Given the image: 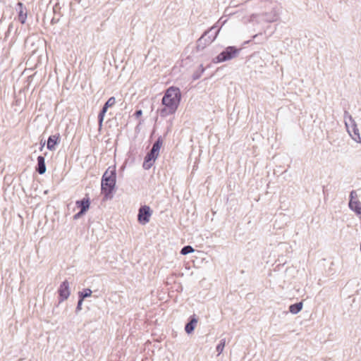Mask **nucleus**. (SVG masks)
<instances>
[{
	"label": "nucleus",
	"mask_w": 361,
	"mask_h": 361,
	"mask_svg": "<svg viewBox=\"0 0 361 361\" xmlns=\"http://www.w3.org/2000/svg\"><path fill=\"white\" fill-rule=\"evenodd\" d=\"M142 114V110H137L135 111V116L137 117V118H139L140 116H141Z\"/></svg>",
	"instance_id": "19"
},
{
	"label": "nucleus",
	"mask_w": 361,
	"mask_h": 361,
	"mask_svg": "<svg viewBox=\"0 0 361 361\" xmlns=\"http://www.w3.org/2000/svg\"><path fill=\"white\" fill-rule=\"evenodd\" d=\"M163 141L161 139L159 138L157 142L153 145V147L151 150H152V154H156L159 155L161 147H162Z\"/></svg>",
	"instance_id": "13"
},
{
	"label": "nucleus",
	"mask_w": 361,
	"mask_h": 361,
	"mask_svg": "<svg viewBox=\"0 0 361 361\" xmlns=\"http://www.w3.org/2000/svg\"><path fill=\"white\" fill-rule=\"evenodd\" d=\"M59 293L62 300L67 299L70 295L69 286L66 281H64L59 289Z\"/></svg>",
	"instance_id": "8"
},
{
	"label": "nucleus",
	"mask_w": 361,
	"mask_h": 361,
	"mask_svg": "<svg viewBox=\"0 0 361 361\" xmlns=\"http://www.w3.org/2000/svg\"><path fill=\"white\" fill-rule=\"evenodd\" d=\"M181 99V93L179 88L170 87L166 90L162 98L161 104L164 107L159 111L161 117H166L175 114Z\"/></svg>",
	"instance_id": "1"
},
{
	"label": "nucleus",
	"mask_w": 361,
	"mask_h": 361,
	"mask_svg": "<svg viewBox=\"0 0 361 361\" xmlns=\"http://www.w3.org/2000/svg\"><path fill=\"white\" fill-rule=\"evenodd\" d=\"M75 204L80 209V211L75 215V218H78L88 210L90 205V198L87 196L82 200L77 201Z\"/></svg>",
	"instance_id": "5"
},
{
	"label": "nucleus",
	"mask_w": 361,
	"mask_h": 361,
	"mask_svg": "<svg viewBox=\"0 0 361 361\" xmlns=\"http://www.w3.org/2000/svg\"><path fill=\"white\" fill-rule=\"evenodd\" d=\"M18 6L19 7V12L18 16V20L20 21L22 24H24L25 23L26 18H27V12L25 9L23 8V4L21 2L18 3Z\"/></svg>",
	"instance_id": "10"
},
{
	"label": "nucleus",
	"mask_w": 361,
	"mask_h": 361,
	"mask_svg": "<svg viewBox=\"0 0 361 361\" xmlns=\"http://www.w3.org/2000/svg\"><path fill=\"white\" fill-rule=\"evenodd\" d=\"M239 52V49L235 47H228L216 57L215 62L220 63L235 58Z\"/></svg>",
	"instance_id": "3"
},
{
	"label": "nucleus",
	"mask_w": 361,
	"mask_h": 361,
	"mask_svg": "<svg viewBox=\"0 0 361 361\" xmlns=\"http://www.w3.org/2000/svg\"><path fill=\"white\" fill-rule=\"evenodd\" d=\"M225 346V341H221V343L217 345V351L220 353L223 351Z\"/></svg>",
	"instance_id": "18"
},
{
	"label": "nucleus",
	"mask_w": 361,
	"mask_h": 361,
	"mask_svg": "<svg viewBox=\"0 0 361 361\" xmlns=\"http://www.w3.org/2000/svg\"><path fill=\"white\" fill-rule=\"evenodd\" d=\"M115 104H116V99L114 97H110L107 100V102L105 103L102 111L99 114V123L100 126L102 125V123L104 121V115H105L107 109L110 107L114 106L115 105Z\"/></svg>",
	"instance_id": "6"
},
{
	"label": "nucleus",
	"mask_w": 361,
	"mask_h": 361,
	"mask_svg": "<svg viewBox=\"0 0 361 361\" xmlns=\"http://www.w3.org/2000/svg\"><path fill=\"white\" fill-rule=\"evenodd\" d=\"M38 171L39 173L42 174L45 172V165L44 163V157L39 156L38 157Z\"/></svg>",
	"instance_id": "15"
},
{
	"label": "nucleus",
	"mask_w": 361,
	"mask_h": 361,
	"mask_svg": "<svg viewBox=\"0 0 361 361\" xmlns=\"http://www.w3.org/2000/svg\"><path fill=\"white\" fill-rule=\"evenodd\" d=\"M116 185V172L109 167L104 173L102 179V192L105 197H111Z\"/></svg>",
	"instance_id": "2"
},
{
	"label": "nucleus",
	"mask_w": 361,
	"mask_h": 361,
	"mask_svg": "<svg viewBox=\"0 0 361 361\" xmlns=\"http://www.w3.org/2000/svg\"><path fill=\"white\" fill-rule=\"evenodd\" d=\"M59 135L50 136L47 142V147L49 149H54V146L59 142Z\"/></svg>",
	"instance_id": "11"
},
{
	"label": "nucleus",
	"mask_w": 361,
	"mask_h": 361,
	"mask_svg": "<svg viewBox=\"0 0 361 361\" xmlns=\"http://www.w3.org/2000/svg\"><path fill=\"white\" fill-rule=\"evenodd\" d=\"M158 155L156 154H152V150L149 152L145 157L143 167L145 169H149L154 164V161L157 158Z\"/></svg>",
	"instance_id": "7"
},
{
	"label": "nucleus",
	"mask_w": 361,
	"mask_h": 361,
	"mask_svg": "<svg viewBox=\"0 0 361 361\" xmlns=\"http://www.w3.org/2000/svg\"><path fill=\"white\" fill-rule=\"evenodd\" d=\"M302 302H298V303H295V304L291 305L289 307V310L293 314H297L298 312H299L302 310Z\"/></svg>",
	"instance_id": "14"
},
{
	"label": "nucleus",
	"mask_w": 361,
	"mask_h": 361,
	"mask_svg": "<svg viewBox=\"0 0 361 361\" xmlns=\"http://www.w3.org/2000/svg\"><path fill=\"white\" fill-rule=\"evenodd\" d=\"M92 294V290L90 289H85L83 292L80 293V300L78 302V305H80L82 300L90 296Z\"/></svg>",
	"instance_id": "16"
},
{
	"label": "nucleus",
	"mask_w": 361,
	"mask_h": 361,
	"mask_svg": "<svg viewBox=\"0 0 361 361\" xmlns=\"http://www.w3.org/2000/svg\"><path fill=\"white\" fill-rule=\"evenodd\" d=\"M192 252H194V249L191 246L187 245L182 248L180 253L185 255Z\"/></svg>",
	"instance_id": "17"
},
{
	"label": "nucleus",
	"mask_w": 361,
	"mask_h": 361,
	"mask_svg": "<svg viewBox=\"0 0 361 361\" xmlns=\"http://www.w3.org/2000/svg\"><path fill=\"white\" fill-rule=\"evenodd\" d=\"M197 323V319L195 317L192 318L190 322L185 325V331L188 334L192 333L193 331V330L195 329Z\"/></svg>",
	"instance_id": "12"
},
{
	"label": "nucleus",
	"mask_w": 361,
	"mask_h": 361,
	"mask_svg": "<svg viewBox=\"0 0 361 361\" xmlns=\"http://www.w3.org/2000/svg\"><path fill=\"white\" fill-rule=\"evenodd\" d=\"M152 214V211L149 206H142L139 209L137 221L145 225L149 221Z\"/></svg>",
	"instance_id": "4"
},
{
	"label": "nucleus",
	"mask_w": 361,
	"mask_h": 361,
	"mask_svg": "<svg viewBox=\"0 0 361 361\" xmlns=\"http://www.w3.org/2000/svg\"><path fill=\"white\" fill-rule=\"evenodd\" d=\"M354 193V192L350 193L351 199H353ZM349 207L353 210L361 219V205L358 201H353V200H350L349 202Z\"/></svg>",
	"instance_id": "9"
}]
</instances>
